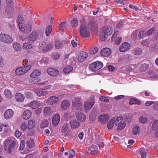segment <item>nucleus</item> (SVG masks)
Instances as JSON below:
<instances>
[{"instance_id": "obj_1", "label": "nucleus", "mask_w": 158, "mask_h": 158, "mask_svg": "<svg viewBox=\"0 0 158 158\" xmlns=\"http://www.w3.org/2000/svg\"><path fill=\"white\" fill-rule=\"evenodd\" d=\"M24 22L21 15H19L17 19V23L19 30L24 33H28L31 31V26L28 23H24Z\"/></svg>"}, {"instance_id": "obj_2", "label": "nucleus", "mask_w": 158, "mask_h": 158, "mask_svg": "<svg viewBox=\"0 0 158 158\" xmlns=\"http://www.w3.org/2000/svg\"><path fill=\"white\" fill-rule=\"evenodd\" d=\"M81 25L80 27V33L82 37H88L90 36V32L87 30L86 27V22L85 19L83 18L81 20Z\"/></svg>"}, {"instance_id": "obj_3", "label": "nucleus", "mask_w": 158, "mask_h": 158, "mask_svg": "<svg viewBox=\"0 0 158 158\" xmlns=\"http://www.w3.org/2000/svg\"><path fill=\"white\" fill-rule=\"evenodd\" d=\"M39 48L43 52H46L52 49L53 44L50 42H43L39 44Z\"/></svg>"}, {"instance_id": "obj_4", "label": "nucleus", "mask_w": 158, "mask_h": 158, "mask_svg": "<svg viewBox=\"0 0 158 158\" xmlns=\"http://www.w3.org/2000/svg\"><path fill=\"white\" fill-rule=\"evenodd\" d=\"M102 30V35L104 37V39L103 40L106 38V36L111 35L113 31L112 28L110 26L103 27Z\"/></svg>"}, {"instance_id": "obj_5", "label": "nucleus", "mask_w": 158, "mask_h": 158, "mask_svg": "<svg viewBox=\"0 0 158 158\" xmlns=\"http://www.w3.org/2000/svg\"><path fill=\"white\" fill-rule=\"evenodd\" d=\"M4 144L6 149L9 147L8 151L9 153H11L14 149L16 142L14 141H12L10 139H8L4 142Z\"/></svg>"}, {"instance_id": "obj_6", "label": "nucleus", "mask_w": 158, "mask_h": 158, "mask_svg": "<svg viewBox=\"0 0 158 158\" xmlns=\"http://www.w3.org/2000/svg\"><path fill=\"white\" fill-rule=\"evenodd\" d=\"M30 65L26 66L25 67H20L17 68L15 71L16 74L18 75H23L27 72L31 68Z\"/></svg>"}, {"instance_id": "obj_7", "label": "nucleus", "mask_w": 158, "mask_h": 158, "mask_svg": "<svg viewBox=\"0 0 158 158\" xmlns=\"http://www.w3.org/2000/svg\"><path fill=\"white\" fill-rule=\"evenodd\" d=\"M103 67V64L102 63L98 61L94 62L89 65L90 69L92 71L95 72L102 68Z\"/></svg>"}, {"instance_id": "obj_8", "label": "nucleus", "mask_w": 158, "mask_h": 158, "mask_svg": "<svg viewBox=\"0 0 158 158\" xmlns=\"http://www.w3.org/2000/svg\"><path fill=\"white\" fill-rule=\"evenodd\" d=\"M0 41L3 43L9 44L13 42L12 37L10 35L5 33L0 34Z\"/></svg>"}, {"instance_id": "obj_9", "label": "nucleus", "mask_w": 158, "mask_h": 158, "mask_svg": "<svg viewBox=\"0 0 158 158\" xmlns=\"http://www.w3.org/2000/svg\"><path fill=\"white\" fill-rule=\"evenodd\" d=\"M41 33L39 31H33L28 36V40L30 42H33L37 38V37L41 35Z\"/></svg>"}, {"instance_id": "obj_10", "label": "nucleus", "mask_w": 158, "mask_h": 158, "mask_svg": "<svg viewBox=\"0 0 158 158\" xmlns=\"http://www.w3.org/2000/svg\"><path fill=\"white\" fill-rule=\"evenodd\" d=\"M41 73V71L39 70L36 69L34 70L30 74L31 77L35 78L34 80L32 81L31 83L33 84L38 83V79L35 78L39 76Z\"/></svg>"}, {"instance_id": "obj_11", "label": "nucleus", "mask_w": 158, "mask_h": 158, "mask_svg": "<svg viewBox=\"0 0 158 158\" xmlns=\"http://www.w3.org/2000/svg\"><path fill=\"white\" fill-rule=\"evenodd\" d=\"M59 99L58 97L51 96L46 100V102L48 105L52 106L58 102Z\"/></svg>"}, {"instance_id": "obj_12", "label": "nucleus", "mask_w": 158, "mask_h": 158, "mask_svg": "<svg viewBox=\"0 0 158 158\" xmlns=\"http://www.w3.org/2000/svg\"><path fill=\"white\" fill-rule=\"evenodd\" d=\"M72 105L76 107V109L81 110L82 108V103L80 102L79 98H75L73 101Z\"/></svg>"}, {"instance_id": "obj_13", "label": "nucleus", "mask_w": 158, "mask_h": 158, "mask_svg": "<svg viewBox=\"0 0 158 158\" xmlns=\"http://www.w3.org/2000/svg\"><path fill=\"white\" fill-rule=\"evenodd\" d=\"M47 71L48 75L52 77L56 76L59 74V72L58 70L52 68H48Z\"/></svg>"}, {"instance_id": "obj_14", "label": "nucleus", "mask_w": 158, "mask_h": 158, "mask_svg": "<svg viewBox=\"0 0 158 158\" xmlns=\"http://www.w3.org/2000/svg\"><path fill=\"white\" fill-rule=\"evenodd\" d=\"M14 111L11 109L6 110L4 114V117L6 119L11 118L14 115Z\"/></svg>"}, {"instance_id": "obj_15", "label": "nucleus", "mask_w": 158, "mask_h": 158, "mask_svg": "<svg viewBox=\"0 0 158 158\" xmlns=\"http://www.w3.org/2000/svg\"><path fill=\"white\" fill-rule=\"evenodd\" d=\"M109 118V116L106 114L100 115L98 117V121L102 124H105Z\"/></svg>"}, {"instance_id": "obj_16", "label": "nucleus", "mask_w": 158, "mask_h": 158, "mask_svg": "<svg viewBox=\"0 0 158 158\" xmlns=\"http://www.w3.org/2000/svg\"><path fill=\"white\" fill-rule=\"evenodd\" d=\"M111 50L107 48L102 49L101 52V55L103 57L109 56L111 54Z\"/></svg>"}, {"instance_id": "obj_17", "label": "nucleus", "mask_w": 158, "mask_h": 158, "mask_svg": "<svg viewBox=\"0 0 158 158\" xmlns=\"http://www.w3.org/2000/svg\"><path fill=\"white\" fill-rule=\"evenodd\" d=\"M131 48L130 44L128 42H126L123 43L119 48L120 51L123 52L128 50Z\"/></svg>"}, {"instance_id": "obj_18", "label": "nucleus", "mask_w": 158, "mask_h": 158, "mask_svg": "<svg viewBox=\"0 0 158 158\" xmlns=\"http://www.w3.org/2000/svg\"><path fill=\"white\" fill-rule=\"evenodd\" d=\"M60 120V116L59 114H56L53 117L52 119V123L53 126H56L59 123Z\"/></svg>"}, {"instance_id": "obj_19", "label": "nucleus", "mask_w": 158, "mask_h": 158, "mask_svg": "<svg viewBox=\"0 0 158 158\" xmlns=\"http://www.w3.org/2000/svg\"><path fill=\"white\" fill-rule=\"evenodd\" d=\"M94 102L93 100H88L86 101L84 104V107L87 110L90 109L94 105Z\"/></svg>"}, {"instance_id": "obj_20", "label": "nucleus", "mask_w": 158, "mask_h": 158, "mask_svg": "<svg viewBox=\"0 0 158 158\" xmlns=\"http://www.w3.org/2000/svg\"><path fill=\"white\" fill-rule=\"evenodd\" d=\"M88 27L90 29H94L97 27V23L94 19H91L88 23Z\"/></svg>"}, {"instance_id": "obj_21", "label": "nucleus", "mask_w": 158, "mask_h": 158, "mask_svg": "<svg viewBox=\"0 0 158 158\" xmlns=\"http://www.w3.org/2000/svg\"><path fill=\"white\" fill-rule=\"evenodd\" d=\"M69 102L67 100H64L61 103V106L62 110H65L70 107Z\"/></svg>"}, {"instance_id": "obj_22", "label": "nucleus", "mask_w": 158, "mask_h": 158, "mask_svg": "<svg viewBox=\"0 0 158 158\" xmlns=\"http://www.w3.org/2000/svg\"><path fill=\"white\" fill-rule=\"evenodd\" d=\"M76 117L78 120L81 122H84L86 120L85 115L80 112H77L76 113Z\"/></svg>"}, {"instance_id": "obj_23", "label": "nucleus", "mask_w": 158, "mask_h": 158, "mask_svg": "<svg viewBox=\"0 0 158 158\" xmlns=\"http://www.w3.org/2000/svg\"><path fill=\"white\" fill-rule=\"evenodd\" d=\"M40 105V103L39 101H35L30 102L28 104V106L32 109H35L39 107Z\"/></svg>"}, {"instance_id": "obj_24", "label": "nucleus", "mask_w": 158, "mask_h": 158, "mask_svg": "<svg viewBox=\"0 0 158 158\" xmlns=\"http://www.w3.org/2000/svg\"><path fill=\"white\" fill-rule=\"evenodd\" d=\"M15 98L16 101L19 102H23L25 98L24 95L20 93H16L15 95Z\"/></svg>"}, {"instance_id": "obj_25", "label": "nucleus", "mask_w": 158, "mask_h": 158, "mask_svg": "<svg viewBox=\"0 0 158 158\" xmlns=\"http://www.w3.org/2000/svg\"><path fill=\"white\" fill-rule=\"evenodd\" d=\"M87 56V54L86 52H81L78 57V60L79 61L82 62L86 60Z\"/></svg>"}, {"instance_id": "obj_26", "label": "nucleus", "mask_w": 158, "mask_h": 158, "mask_svg": "<svg viewBox=\"0 0 158 158\" xmlns=\"http://www.w3.org/2000/svg\"><path fill=\"white\" fill-rule=\"evenodd\" d=\"M79 122L76 119L71 120L70 122V126L72 129H76L80 126Z\"/></svg>"}, {"instance_id": "obj_27", "label": "nucleus", "mask_w": 158, "mask_h": 158, "mask_svg": "<svg viewBox=\"0 0 158 158\" xmlns=\"http://www.w3.org/2000/svg\"><path fill=\"white\" fill-rule=\"evenodd\" d=\"M31 115V110H26L25 111L23 114V118L24 119H27L30 118Z\"/></svg>"}, {"instance_id": "obj_28", "label": "nucleus", "mask_w": 158, "mask_h": 158, "mask_svg": "<svg viewBox=\"0 0 158 158\" xmlns=\"http://www.w3.org/2000/svg\"><path fill=\"white\" fill-rule=\"evenodd\" d=\"M148 152L147 150L143 149V148H140L139 150L137 151V152L139 153V154L141 155V158H146V154Z\"/></svg>"}, {"instance_id": "obj_29", "label": "nucleus", "mask_w": 158, "mask_h": 158, "mask_svg": "<svg viewBox=\"0 0 158 158\" xmlns=\"http://www.w3.org/2000/svg\"><path fill=\"white\" fill-rule=\"evenodd\" d=\"M10 6V7H7L5 10V13L7 14L9 17H11L14 12L13 8L11 7V6Z\"/></svg>"}, {"instance_id": "obj_30", "label": "nucleus", "mask_w": 158, "mask_h": 158, "mask_svg": "<svg viewBox=\"0 0 158 158\" xmlns=\"http://www.w3.org/2000/svg\"><path fill=\"white\" fill-rule=\"evenodd\" d=\"M53 112L50 106H46L44 108V115H48L52 113Z\"/></svg>"}, {"instance_id": "obj_31", "label": "nucleus", "mask_w": 158, "mask_h": 158, "mask_svg": "<svg viewBox=\"0 0 158 158\" xmlns=\"http://www.w3.org/2000/svg\"><path fill=\"white\" fill-rule=\"evenodd\" d=\"M68 124L67 123H65L61 125V131L62 133H65L67 132L68 130Z\"/></svg>"}, {"instance_id": "obj_32", "label": "nucleus", "mask_w": 158, "mask_h": 158, "mask_svg": "<svg viewBox=\"0 0 158 158\" xmlns=\"http://www.w3.org/2000/svg\"><path fill=\"white\" fill-rule=\"evenodd\" d=\"M142 52V50L139 48H136L132 50V53L135 55H139L141 54Z\"/></svg>"}, {"instance_id": "obj_33", "label": "nucleus", "mask_w": 158, "mask_h": 158, "mask_svg": "<svg viewBox=\"0 0 158 158\" xmlns=\"http://www.w3.org/2000/svg\"><path fill=\"white\" fill-rule=\"evenodd\" d=\"M73 69V67L71 66H68L65 67L63 69V72L65 74H68L70 73Z\"/></svg>"}, {"instance_id": "obj_34", "label": "nucleus", "mask_w": 158, "mask_h": 158, "mask_svg": "<svg viewBox=\"0 0 158 158\" xmlns=\"http://www.w3.org/2000/svg\"><path fill=\"white\" fill-rule=\"evenodd\" d=\"M35 121L34 120H30L28 123L27 128L29 129H31L35 127Z\"/></svg>"}, {"instance_id": "obj_35", "label": "nucleus", "mask_w": 158, "mask_h": 158, "mask_svg": "<svg viewBox=\"0 0 158 158\" xmlns=\"http://www.w3.org/2000/svg\"><path fill=\"white\" fill-rule=\"evenodd\" d=\"M115 118H112L108 122L107 124V127L109 129H111L114 126V123Z\"/></svg>"}, {"instance_id": "obj_36", "label": "nucleus", "mask_w": 158, "mask_h": 158, "mask_svg": "<svg viewBox=\"0 0 158 158\" xmlns=\"http://www.w3.org/2000/svg\"><path fill=\"white\" fill-rule=\"evenodd\" d=\"M129 104L130 105L136 104L139 105L141 104V102L137 99L133 98L130 99Z\"/></svg>"}, {"instance_id": "obj_37", "label": "nucleus", "mask_w": 158, "mask_h": 158, "mask_svg": "<svg viewBox=\"0 0 158 158\" xmlns=\"http://www.w3.org/2000/svg\"><path fill=\"white\" fill-rule=\"evenodd\" d=\"M27 145L28 148H32L34 146V140L32 139L28 140L27 142Z\"/></svg>"}, {"instance_id": "obj_38", "label": "nucleus", "mask_w": 158, "mask_h": 158, "mask_svg": "<svg viewBox=\"0 0 158 158\" xmlns=\"http://www.w3.org/2000/svg\"><path fill=\"white\" fill-rule=\"evenodd\" d=\"M149 68V65L148 64L144 63L140 66L139 69L141 72H145Z\"/></svg>"}, {"instance_id": "obj_39", "label": "nucleus", "mask_w": 158, "mask_h": 158, "mask_svg": "<svg viewBox=\"0 0 158 158\" xmlns=\"http://www.w3.org/2000/svg\"><path fill=\"white\" fill-rule=\"evenodd\" d=\"M23 49L26 50L31 49L32 47V45L31 44L28 42H27L24 43L23 46Z\"/></svg>"}, {"instance_id": "obj_40", "label": "nucleus", "mask_w": 158, "mask_h": 158, "mask_svg": "<svg viewBox=\"0 0 158 158\" xmlns=\"http://www.w3.org/2000/svg\"><path fill=\"white\" fill-rule=\"evenodd\" d=\"M52 27L51 25H49L46 27L45 31L46 36H48L50 34L52 30Z\"/></svg>"}, {"instance_id": "obj_41", "label": "nucleus", "mask_w": 158, "mask_h": 158, "mask_svg": "<svg viewBox=\"0 0 158 158\" xmlns=\"http://www.w3.org/2000/svg\"><path fill=\"white\" fill-rule=\"evenodd\" d=\"M4 94L5 97L7 98H11L12 96L11 92L8 89H6L5 90Z\"/></svg>"}, {"instance_id": "obj_42", "label": "nucleus", "mask_w": 158, "mask_h": 158, "mask_svg": "<svg viewBox=\"0 0 158 158\" xmlns=\"http://www.w3.org/2000/svg\"><path fill=\"white\" fill-rule=\"evenodd\" d=\"M13 47L14 50L16 51H19L21 49L20 45L18 43H14L13 44Z\"/></svg>"}, {"instance_id": "obj_43", "label": "nucleus", "mask_w": 158, "mask_h": 158, "mask_svg": "<svg viewBox=\"0 0 158 158\" xmlns=\"http://www.w3.org/2000/svg\"><path fill=\"white\" fill-rule=\"evenodd\" d=\"M49 124V122L47 120H44L42 121L40 124V127L41 128H44L48 126Z\"/></svg>"}, {"instance_id": "obj_44", "label": "nucleus", "mask_w": 158, "mask_h": 158, "mask_svg": "<svg viewBox=\"0 0 158 158\" xmlns=\"http://www.w3.org/2000/svg\"><path fill=\"white\" fill-rule=\"evenodd\" d=\"M158 128V121H154L152 125V130L155 131Z\"/></svg>"}, {"instance_id": "obj_45", "label": "nucleus", "mask_w": 158, "mask_h": 158, "mask_svg": "<svg viewBox=\"0 0 158 158\" xmlns=\"http://www.w3.org/2000/svg\"><path fill=\"white\" fill-rule=\"evenodd\" d=\"M132 133L134 135H137L139 132V127L138 126L135 125L132 130Z\"/></svg>"}, {"instance_id": "obj_46", "label": "nucleus", "mask_w": 158, "mask_h": 158, "mask_svg": "<svg viewBox=\"0 0 158 158\" xmlns=\"http://www.w3.org/2000/svg\"><path fill=\"white\" fill-rule=\"evenodd\" d=\"M55 45L56 48L59 49L62 46L63 44L58 40H56L55 42Z\"/></svg>"}, {"instance_id": "obj_47", "label": "nucleus", "mask_w": 158, "mask_h": 158, "mask_svg": "<svg viewBox=\"0 0 158 158\" xmlns=\"http://www.w3.org/2000/svg\"><path fill=\"white\" fill-rule=\"evenodd\" d=\"M71 25L74 27H76L78 24V22L77 19L74 18L71 21Z\"/></svg>"}, {"instance_id": "obj_48", "label": "nucleus", "mask_w": 158, "mask_h": 158, "mask_svg": "<svg viewBox=\"0 0 158 158\" xmlns=\"http://www.w3.org/2000/svg\"><path fill=\"white\" fill-rule=\"evenodd\" d=\"M123 120V117L121 116H120L118 117L117 119L114 120V123L117 126L119 124L122 123V121Z\"/></svg>"}, {"instance_id": "obj_49", "label": "nucleus", "mask_w": 158, "mask_h": 158, "mask_svg": "<svg viewBox=\"0 0 158 158\" xmlns=\"http://www.w3.org/2000/svg\"><path fill=\"white\" fill-rule=\"evenodd\" d=\"M98 51V48L95 46L92 48L90 50V53L91 55L96 53Z\"/></svg>"}, {"instance_id": "obj_50", "label": "nucleus", "mask_w": 158, "mask_h": 158, "mask_svg": "<svg viewBox=\"0 0 158 158\" xmlns=\"http://www.w3.org/2000/svg\"><path fill=\"white\" fill-rule=\"evenodd\" d=\"M67 27V23L66 22H61L59 26L60 30H63Z\"/></svg>"}, {"instance_id": "obj_51", "label": "nucleus", "mask_w": 158, "mask_h": 158, "mask_svg": "<svg viewBox=\"0 0 158 158\" xmlns=\"http://www.w3.org/2000/svg\"><path fill=\"white\" fill-rule=\"evenodd\" d=\"M139 121L141 123L145 124L147 122L148 119L146 117L142 116L139 119Z\"/></svg>"}, {"instance_id": "obj_52", "label": "nucleus", "mask_w": 158, "mask_h": 158, "mask_svg": "<svg viewBox=\"0 0 158 158\" xmlns=\"http://www.w3.org/2000/svg\"><path fill=\"white\" fill-rule=\"evenodd\" d=\"M150 49L152 51L155 52L158 49V43L154 44L151 46Z\"/></svg>"}, {"instance_id": "obj_53", "label": "nucleus", "mask_w": 158, "mask_h": 158, "mask_svg": "<svg viewBox=\"0 0 158 158\" xmlns=\"http://www.w3.org/2000/svg\"><path fill=\"white\" fill-rule=\"evenodd\" d=\"M40 62L42 63H44L46 64H49V60L46 57H44L42 58L40 60Z\"/></svg>"}, {"instance_id": "obj_54", "label": "nucleus", "mask_w": 158, "mask_h": 158, "mask_svg": "<svg viewBox=\"0 0 158 158\" xmlns=\"http://www.w3.org/2000/svg\"><path fill=\"white\" fill-rule=\"evenodd\" d=\"M118 125V129L119 130H121L125 127L126 124L123 122L122 123H121Z\"/></svg>"}, {"instance_id": "obj_55", "label": "nucleus", "mask_w": 158, "mask_h": 158, "mask_svg": "<svg viewBox=\"0 0 158 158\" xmlns=\"http://www.w3.org/2000/svg\"><path fill=\"white\" fill-rule=\"evenodd\" d=\"M156 29L155 27H152L147 32V34L148 35H150L154 33L155 32Z\"/></svg>"}, {"instance_id": "obj_56", "label": "nucleus", "mask_w": 158, "mask_h": 158, "mask_svg": "<svg viewBox=\"0 0 158 158\" xmlns=\"http://www.w3.org/2000/svg\"><path fill=\"white\" fill-rule=\"evenodd\" d=\"M146 36V33L144 31H140L139 34V37L140 38L143 39V38Z\"/></svg>"}, {"instance_id": "obj_57", "label": "nucleus", "mask_w": 158, "mask_h": 158, "mask_svg": "<svg viewBox=\"0 0 158 158\" xmlns=\"http://www.w3.org/2000/svg\"><path fill=\"white\" fill-rule=\"evenodd\" d=\"M149 43V40L148 39L143 40L141 42V44L142 45L148 47Z\"/></svg>"}, {"instance_id": "obj_58", "label": "nucleus", "mask_w": 158, "mask_h": 158, "mask_svg": "<svg viewBox=\"0 0 158 158\" xmlns=\"http://www.w3.org/2000/svg\"><path fill=\"white\" fill-rule=\"evenodd\" d=\"M41 90V89L40 88H38L35 89V92L39 97H40Z\"/></svg>"}, {"instance_id": "obj_59", "label": "nucleus", "mask_w": 158, "mask_h": 158, "mask_svg": "<svg viewBox=\"0 0 158 158\" xmlns=\"http://www.w3.org/2000/svg\"><path fill=\"white\" fill-rule=\"evenodd\" d=\"M100 100L103 102H109V100L106 97L102 96L100 97Z\"/></svg>"}, {"instance_id": "obj_60", "label": "nucleus", "mask_w": 158, "mask_h": 158, "mask_svg": "<svg viewBox=\"0 0 158 158\" xmlns=\"http://www.w3.org/2000/svg\"><path fill=\"white\" fill-rule=\"evenodd\" d=\"M75 154V152L73 149L70 150L69 151V158H72L74 156Z\"/></svg>"}, {"instance_id": "obj_61", "label": "nucleus", "mask_w": 158, "mask_h": 158, "mask_svg": "<svg viewBox=\"0 0 158 158\" xmlns=\"http://www.w3.org/2000/svg\"><path fill=\"white\" fill-rule=\"evenodd\" d=\"M52 57L54 60H57L60 57V55L57 53H55L53 54Z\"/></svg>"}, {"instance_id": "obj_62", "label": "nucleus", "mask_w": 158, "mask_h": 158, "mask_svg": "<svg viewBox=\"0 0 158 158\" xmlns=\"http://www.w3.org/2000/svg\"><path fill=\"white\" fill-rule=\"evenodd\" d=\"M20 128L23 131H25L27 128L26 123H22L20 126Z\"/></svg>"}, {"instance_id": "obj_63", "label": "nucleus", "mask_w": 158, "mask_h": 158, "mask_svg": "<svg viewBox=\"0 0 158 158\" xmlns=\"http://www.w3.org/2000/svg\"><path fill=\"white\" fill-rule=\"evenodd\" d=\"M137 31H135L133 32L131 34V37H132L135 40L137 38Z\"/></svg>"}, {"instance_id": "obj_64", "label": "nucleus", "mask_w": 158, "mask_h": 158, "mask_svg": "<svg viewBox=\"0 0 158 158\" xmlns=\"http://www.w3.org/2000/svg\"><path fill=\"white\" fill-rule=\"evenodd\" d=\"M48 92L45 90L43 89H41V92L40 94V97L41 96H45L48 94Z\"/></svg>"}]
</instances>
